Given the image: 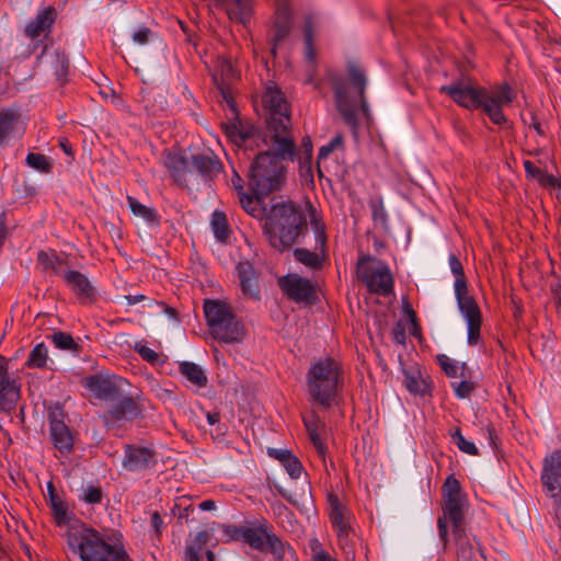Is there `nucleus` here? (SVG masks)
Returning <instances> with one entry per match:
<instances>
[{
	"label": "nucleus",
	"instance_id": "1",
	"mask_svg": "<svg viewBox=\"0 0 561 561\" xmlns=\"http://www.w3.org/2000/svg\"><path fill=\"white\" fill-rule=\"evenodd\" d=\"M439 92L466 110H481L494 125L501 127L508 123L503 108L515 99V92L507 82L486 89L476 84L469 77L442 85Z\"/></svg>",
	"mask_w": 561,
	"mask_h": 561
},
{
	"label": "nucleus",
	"instance_id": "2",
	"mask_svg": "<svg viewBox=\"0 0 561 561\" xmlns=\"http://www.w3.org/2000/svg\"><path fill=\"white\" fill-rule=\"evenodd\" d=\"M267 150L260 152L249 171V186L256 195L267 196L280 188L285 181L284 160L294 161L296 144L294 137L264 136Z\"/></svg>",
	"mask_w": 561,
	"mask_h": 561
},
{
	"label": "nucleus",
	"instance_id": "3",
	"mask_svg": "<svg viewBox=\"0 0 561 561\" xmlns=\"http://www.w3.org/2000/svg\"><path fill=\"white\" fill-rule=\"evenodd\" d=\"M69 550L81 561H131L118 531H101L84 524L67 534Z\"/></svg>",
	"mask_w": 561,
	"mask_h": 561
},
{
	"label": "nucleus",
	"instance_id": "4",
	"mask_svg": "<svg viewBox=\"0 0 561 561\" xmlns=\"http://www.w3.org/2000/svg\"><path fill=\"white\" fill-rule=\"evenodd\" d=\"M306 387L309 401L323 410L337 407L344 388L343 367L334 358L314 362L308 369Z\"/></svg>",
	"mask_w": 561,
	"mask_h": 561
},
{
	"label": "nucleus",
	"instance_id": "5",
	"mask_svg": "<svg viewBox=\"0 0 561 561\" xmlns=\"http://www.w3.org/2000/svg\"><path fill=\"white\" fill-rule=\"evenodd\" d=\"M348 79L333 78L332 89L335 105L345 124L352 128L358 125V114L367 115V104L364 99L366 77L362 69L355 65L348 68Z\"/></svg>",
	"mask_w": 561,
	"mask_h": 561
},
{
	"label": "nucleus",
	"instance_id": "6",
	"mask_svg": "<svg viewBox=\"0 0 561 561\" xmlns=\"http://www.w3.org/2000/svg\"><path fill=\"white\" fill-rule=\"evenodd\" d=\"M306 226V219L291 203L282 202L272 206L266 217L264 231L270 244L282 252L289 249Z\"/></svg>",
	"mask_w": 561,
	"mask_h": 561
},
{
	"label": "nucleus",
	"instance_id": "7",
	"mask_svg": "<svg viewBox=\"0 0 561 561\" xmlns=\"http://www.w3.org/2000/svg\"><path fill=\"white\" fill-rule=\"evenodd\" d=\"M329 518L337 537V546L343 551L345 561H356L362 540L353 528L351 510L334 493L328 494Z\"/></svg>",
	"mask_w": 561,
	"mask_h": 561
},
{
	"label": "nucleus",
	"instance_id": "8",
	"mask_svg": "<svg viewBox=\"0 0 561 561\" xmlns=\"http://www.w3.org/2000/svg\"><path fill=\"white\" fill-rule=\"evenodd\" d=\"M204 313L209 332L217 341L234 343L243 339V324L227 304L219 300H205Z\"/></svg>",
	"mask_w": 561,
	"mask_h": 561
},
{
	"label": "nucleus",
	"instance_id": "9",
	"mask_svg": "<svg viewBox=\"0 0 561 561\" xmlns=\"http://www.w3.org/2000/svg\"><path fill=\"white\" fill-rule=\"evenodd\" d=\"M443 516L437 519L439 538L444 546L448 542L447 522L451 524L453 530L459 531L463 527L466 496L461 491L460 482L450 474L443 484Z\"/></svg>",
	"mask_w": 561,
	"mask_h": 561
},
{
	"label": "nucleus",
	"instance_id": "10",
	"mask_svg": "<svg viewBox=\"0 0 561 561\" xmlns=\"http://www.w3.org/2000/svg\"><path fill=\"white\" fill-rule=\"evenodd\" d=\"M262 102L268 111L265 136L293 137L288 103L284 93L273 81H268L262 94Z\"/></svg>",
	"mask_w": 561,
	"mask_h": 561
},
{
	"label": "nucleus",
	"instance_id": "11",
	"mask_svg": "<svg viewBox=\"0 0 561 561\" xmlns=\"http://www.w3.org/2000/svg\"><path fill=\"white\" fill-rule=\"evenodd\" d=\"M245 543L253 550L271 553L276 560L285 557L286 543L276 535L274 526L265 518L250 520Z\"/></svg>",
	"mask_w": 561,
	"mask_h": 561
},
{
	"label": "nucleus",
	"instance_id": "12",
	"mask_svg": "<svg viewBox=\"0 0 561 561\" xmlns=\"http://www.w3.org/2000/svg\"><path fill=\"white\" fill-rule=\"evenodd\" d=\"M540 480L547 496L552 500L554 517L561 525V449L543 458Z\"/></svg>",
	"mask_w": 561,
	"mask_h": 561
},
{
	"label": "nucleus",
	"instance_id": "13",
	"mask_svg": "<svg viewBox=\"0 0 561 561\" xmlns=\"http://www.w3.org/2000/svg\"><path fill=\"white\" fill-rule=\"evenodd\" d=\"M356 276L370 293L386 296V263L381 260L370 254H360L356 264Z\"/></svg>",
	"mask_w": 561,
	"mask_h": 561
},
{
	"label": "nucleus",
	"instance_id": "14",
	"mask_svg": "<svg viewBox=\"0 0 561 561\" xmlns=\"http://www.w3.org/2000/svg\"><path fill=\"white\" fill-rule=\"evenodd\" d=\"M274 5V15L272 27L268 32V44L271 53L276 55V50L289 37L294 27V14L289 0H272Z\"/></svg>",
	"mask_w": 561,
	"mask_h": 561
},
{
	"label": "nucleus",
	"instance_id": "15",
	"mask_svg": "<svg viewBox=\"0 0 561 561\" xmlns=\"http://www.w3.org/2000/svg\"><path fill=\"white\" fill-rule=\"evenodd\" d=\"M158 465L157 451L139 444H126L123 448L122 468L126 472L145 476Z\"/></svg>",
	"mask_w": 561,
	"mask_h": 561
},
{
	"label": "nucleus",
	"instance_id": "16",
	"mask_svg": "<svg viewBox=\"0 0 561 561\" xmlns=\"http://www.w3.org/2000/svg\"><path fill=\"white\" fill-rule=\"evenodd\" d=\"M66 413L59 405L48 411L49 437L53 446L62 457H68L75 445L73 433L65 422Z\"/></svg>",
	"mask_w": 561,
	"mask_h": 561
},
{
	"label": "nucleus",
	"instance_id": "17",
	"mask_svg": "<svg viewBox=\"0 0 561 561\" xmlns=\"http://www.w3.org/2000/svg\"><path fill=\"white\" fill-rule=\"evenodd\" d=\"M283 293L297 304L313 305L317 299L316 286L308 278L298 274H288L278 280Z\"/></svg>",
	"mask_w": 561,
	"mask_h": 561
},
{
	"label": "nucleus",
	"instance_id": "18",
	"mask_svg": "<svg viewBox=\"0 0 561 561\" xmlns=\"http://www.w3.org/2000/svg\"><path fill=\"white\" fill-rule=\"evenodd\" d=\"M409 355L398 354L401 371L404 376V386L413 396L425 397L430 394V385L422 376L421 367Z\"/></svg>",
	"mask_w": 561,
	"mask_h": 561
},
{
	"label": "nucleus",
	"instance_id": "19",
	"mask_svg": "<svg viewBox=\"0 0 561 561\" xmlns=\"http://www.w3.org/2000/svg\"><path fill=\"white\" fill-rule=\"evenodd\" d=\"M458 309L467 323V342L474 346L480 342L482 314L474 298L457 301Z\"/></svg>",
	"mask_w": 561,
	"mask_h": 561
},
{
	"label": "nucleus",
	"instance_id": "20",
	"mask_svg": "<svg viewBox=\"0 0 561 561\" xmlns=\"http://www.w3.org/2000/svg\"><path fill=\"white\" fill-rule=\"evenodd\" d=\"M112 402L113 404L104 415L105 423L131 421L142 413L140 404L133 397L122 396L121 391L118 398Z\"/></svg>",
	"mask_w": 561,
	"mask_h": 561
},
{
	"label": "nucleus",
	"instance_id": "21",
	"mask_svg": "<svg viewBox=\"0 0 561 561\" xmlns=\"http://www.w3.org/2000/svg\"><path fill=\"white\" fill-rule=\"evenodd\" d=\"M64 280L81 304H91L96 300V290L84 274L75 270H67L64 273Z\"/></svg>",
	"mask_w": 561,
	"mask_h": 561
},
{
	"label": "nucleus",
	"instance_id": "22",
	"mask_svg": "<svg viewBox=\"0 0 561 561\" xmlns=\"http://www.w3.org/2000/svg\"><path fill=\"white\" fill-rule=\"evenodd\" d=\"M84 387L99 400L114 401L118 398L119 387L116 380L101 375L88 376Z\"/></svg>",
	"mask_w": 561,
	"mask_h": 561
},
{
	"label": "nucleus",
	"instance_id": "23",
	"mask_svg": "<svg viewBox=\"0 0 561 561\" xmlns=\"http://www.w3.org/2000/svg\"><path fill=\"white\" fill-rule=\"evenodd\" d=\"M20 398V389L15 380L10 379L4 357L0 355V409L9 411Z\"/></svg>",
	"mask_w": 561,
	"mask_h": 561
},
{
	"label": "nucleus",
	"instance_id": "24",
	"mask_svg": "<svg viewBox=\"0 0 561 561\" xmlns=\"http://www.w3.org/2000/svg\"><path fill=\"white\" fill-rule=\"evenodd\" d=\"M302 421L314 448L320 456H323L327 450L323 438V434L325 432L324 422L316 411H310L305 414L302 416Z\"/></svg>",
	"mask_w": 561,
	"mask_h": 561
},
{
	"label": "nucleus",
	"instance_id": "25",
	"mask_svg": "<svg viewBox=\"0 0 561 561\" xmlns=\"http://www.w3.org/2000/svg\"><path fill=\"white\" fill-rule=\"evenodd\" d=\"M54 21L55 10L53 8L39 10L36 16L26 24L24 34L28 38L35 39L42 34L48 33Z\"/></svg>",
	"mask_w": 561,
	"mask_h": 561
},
{
	"label": "nucleus",
	"instance_id": "26",
	"mask_svg": "<svg viewBox=\"0 0 561 561\" xmlns=\"http://www.w3.org/2000/svg\"><path fill=\"white\" fill-rule=\"evenodd\" d=\"M238 274L243 295L253 300H259L260 288L253 266L249 262H242L238 265Z\"/></svg>",
	"mask_w": 561,
	"mask_h": 561
},
{
	"label": "nucleus",
	"instance_id": "27",
	"mask_svg": "<svg viewBox=\"0 0 561 561\" xmlns=\"http://www.w3.org/2000/svg\"><path fill=\"white\" fill-rule=\"evenodd\" d=\"M448 264L450 272L455 277L454 291L456 301L472 298L473 296L469 295L468 293V282L463 272L462 263L458 256L454 253H450L448 256Z\"/></svg>",
	"mask_w": 561,
	"mask_h": 561
},
{
	"label": "nucleus",
	"instance_id": "28",
	"mask_svg": "<svg viewBox=\"0 0 561 561\" xmlns=\"http://www.w3.org/2000/svg\"><path fill=\"white\" fill-rule=\"evenodd\" d=\"M231 21L245 25L253 14L252 0H222Z\"/></svg>",
	"mask_w": 561,
	"mask_h": 561
},
{
	"label": "nucleus",
	"instance_id": "29",
	"mask_svg": "<svg viewBox=\"0 0 561 561\" xmlns=\"http://www.w3.org/2000/svg\"><path fill=\"white\" fill-rule=\"evenodd\" d=\"M192 164L205 179H213L221 171V163L215 156L195 154L192 157Z\"/></svg>",
	"mask_w": 561,
	"mask_h": 561
},
{
	"label": "nucleus",
	"instance_id": "30",
	"mask_svg": "<svg viewBox=\"0 0 561 561\" xmlns=\"http://www.w3.org/2000/svg\"><path fill=\"white\" fill-rule=\"evenodd\" d=\"M164 165L171 172L174 181L181 185L187 182V161L178 153H167Z\"/></svg>",
	"mask_w": 561,
	"mask_h": 561
},
{
	"label": "nucleus",
	"instance_id": "31",
	"mask_svg": "<svg viewBox=\"0 0 561 561\" xmlns=\"http://www.w3.org/2000/svg\"><path fill=\"white\" fill-rule=\"evenodd\" d=\"M179 371L196 388H204L207 385V376L204 369L193 362H181Z\"/></svg>",
	"mask_w": 561,
	"mask_h": 561
},
{
	"label": "nucleus",
	"instance_id": "32",
	"mask_svg": "<svg viewBox=\"0 0 561 561\" xmlns=\"http://www.w3.org/2000/svg\"><path fill=\"white\" fill-rule=\"evenodd\" d=\"M453 535L457 545L458 561H473L474 548L470 537L467 535L465 526L459 531L453 530Z\"/></svg>",
	"mask_w": 561,
	"mask_h": 561
},
{
	"label": "nucleus",
	"instance_id": "33",
	"mask_svg": "<svg viewBox=\"0 0 561 561\" xmlns=\"http://www.w3.org/2000/svg\"><path fill=\"white\" fill-rule=\"evenodd\" d=\"M130 37L134 44L138 46H146L150 44H163L159 34L152 31L150 27L146 26L145 24L135 27L130 34Z\"/></svg>",
	"mask_w": 561,
	"mask_h": 561
},
{
	"label": "nucleus",
	"instance_id": "34",
	"mask_svg": "<svg viewBox=\"0 0 561 561\" xmlns=\"http://www.w3.org/2000/svg\"><path fill=\"white\" fill-rule=\"evenodd\" d=\"M47 493L50 503V507L53 510L54 516L58 525L65 524L67 522V504L60 499L57 494L56 489L51 482L47 484Z\"/></svg>",
	"mask_w": 561,
	"mask_h": 561
},
{
	"label": "nucleus",
	"instance_id": "35",
	"mask_svg": "<svg viewBox=\"0 0 561 561\" xmlns=\"http://www.w3.org/2000/svg\"><path fill=\"white\" fill-rule=\"evenodd\" d=\"M295 259L307 267L312 270L320 268L324 257V252L319 250L310 251L305 248H298L294 251Z\"/></svg>",
	"mask_w": 561,
	"mask_h": 561
},
{
	"label": "nucleus",
	"instance_id": "36",
	"mask_svg": "<svg viewBox=\"0 0 561 561\" xmlns=\"http://www.w3.org/2000/svg\"><path fill=\"white\" fill-rule=\"evenodd\" d=\"M53 344L60 351L69 352L78 355L80 353V345L73 340V337L66 332L57 331L51 333L49 336Z\"/></svg>",
	"mask_w": 561,
	"mask_h": 561
},
{
	"label": "nucleus",
	"instance_id": "37",
	"mask_svg": "<svg viewBox=\"0 0 561 561\" xmlns=\"http://www.w3.org/2000/svg\"><path fill=\"white\" fill-rule=\"evenodd\" d=\"M316 27V18L309 15L305 20L304 27V42H305V58L309 62H314L316 60V49L313 47V32Z\"/></svg>",
	"mask_w": 561,
	"mask_h": 561
},
{
	"label": "nucleus",
	"instance_id": "38",
	"mask_svg": "<svg viewBox=\"0 0 561 561\" xmlns=\"http://www.w3.org/2000/svg\"><path fill=\"white\" fill-rule=\"evenodd\" d=\"M298 159L300 173L311 174L312 141L310 137H304L300 149H296L295 159Z\"/></svg>",
	"mask_w": 561,
	"mask_h": 561
},
{
	"label": "nucleus",
	"instance_id": "39",
	"mask_svg": "<svg viewBox=\"0 0 561 561\" xmlns=\"http://www.w3.org/2000/svg\"><path fill=\"white\" fill-rule=\"evenodd\" d=\"M310 227L314 233L316 241V250H319L323 253L327 236H325V225L322 222L320 216L317 214L316 209H310Z\"/></svg>",
	"mask_w": 561,
	"mask_h": 561
},
{
	"label": "nucleus",
	"instance_id": "40",
	"mask_svg": "<svg viewBox=\"0 0 561 561\" xmlns=\"http://www.w3.org/2000/svg\"><path fill=\"white\" fill-rule=\"evenodd\" d=\"M127 203L131 213L147 222H158V214L154 208L148 207L133 196H127Z\"/></svg>",
	"mask_w": 561,
	"mask_h": 561
},
{
	"label": "nucleus",
	"instance_id": "41",
	"mask_svg": "<svg viewBox=\"0 0 561 561\" xmlns=\"http://www.w3.org/2000/svg\"><path fill=\"white\" fill-rule=\"evenodd\" d=\"M214 234L217 240L225 241L229 234L227 217L222 211L215 210L210 221Z\"/></svg>",
	"mask_w": 561,
	"mask_h": 561
},
{
	"label": "nucleus",
	"instance_id": "42",
	"mask_svg": "<svg viewBox=\"0 0 561 561\" xmlns=\"http://www.w3.org/2000/svg\"><path fill=\"white\" fill-rule=\"evenodd\" d=\"M261 195L252 196L248 194H242L239 197L242 208L250 214L252 217L260 218L263 216L264 208L262 205V201L260 199Z\"/></svg>",
	"mask_w": 561,
	"mask_h": 561
},
{
	"label": "nucleus",
	"instance_id": "43",
	"mask_svg": "<svg viewBox=\"0 0 561 561\" xmlns=\"http://www.w3.org/2000/svg\"><path fill=\"white\" fill-rule=\"evenodd\" d=\"M48 359V351L44 343L36 344L30 352L26 365L28 367L43 368Z\"/></svg>",
	"mask_w": 561,
	"mask_h": 561
},
{
	"label": "nucleus",
	"instance_id": "44",
	"mask_svg": "<svg viewBox=\"0 0 561 561\" xmlns=\"http://www.w3.org/2000/svg\"><path fill=\"white\" fill-rule=\"evenodd\" d=\"M38 261L44 265L45 270H51L55 274L62 275L67 270H64V262L56 255H49L44 252L38 253Z\"/></svg>",
	"mask_w": 561,
	"mask_h": 561
},
{
	"label": "nucleus",
	"instance_id": "45",
	"mask_svg": "<svg viewBox=\"0 0 561 561\" xmlns=\"http://www.w3.org/2000/svg\"><path fill=\"white\" fill-rule=\"evenodd\" d=\"M249 529L250 520L247 522L244 525H228L225 527L224 533L230 540L242 541L243 543H245Z\"/></svg>",
	"mask_w": 561,
	"mask_h": 561
},
{
	"label": "nucleus",
	"instance_id": "46",
	"mask_svg": "<svg viewBox=\"0 0 561 561\" xmlns=\"http://www.w3.org/2000/svg\"><path fill=\"white\" fill-rule=\"evenodd\" d=\"M453 442L456 444V446L465 454L471 455V456H478L479 450L473 442L467 440L459 428H457L453 434Z\"/></svg>",
	"mask_w": 561,
	"mask_h": 561
},
{
	"label": "nucleus",
	"instance_id": "47",
	"mask_svg": "<svg viewBox=\"0 0 561 561\" xmlns=\"http://www.w3.org/2000/svg\"><path fill=\"white\" fill-rule=\"evenodd\" d=\"M26 163L31 168L41 171V172H48L49 171V163L47 161V158L44 154L41 153H34L30 152L26 156Z\"/></svg>",
	"mask_w": 561,
	"mask_h": 561
},
{
	"label": "nucleus",
	"instance_id": "48",
	"mask_svg": "<svg viewBox=\"0 0 561 561\" xmlns=\"http://www.w3.org/2000/svg\"><path fill=\"white\" fill-rule=\"evenodd\" d=\"M291 479H298L302 472V465L295 455H290L282 463Z\"/></svg>",
	"mask_w": 561,
	"mask_h": 561
},
{
	"label": "nucleus",
	"instance_id": "49",
	"mask_svg": "<svg viewBox=\"0 0 561 561\" xmlns=\"http://www.w3.org/2000/svg\"><path fill=\"white\" fill-rule=\"evenodd\" d=\"M409 327V321L408 320H404V319H399L397 321V323L394 324L393 327V330H392V335H393V341L399 344L400 346H402L403 348H407V335H405V330L407 328Z\"/></svg>",
	"mask_w": 561,
	"mask_h": 561
},
{
	"label": "nucleus",
	"instance_id": "50",
	"mask_svg": "<svg viewBox=\"0 0 561 561\" xmlns=\"http://www.w3.org/2000/svg\"><path fill=\"white\" fill-rule=\"evenodd\" d=\"M343 136L341 134L335 135L327 145L319 149L318 158L327 159L335 149L343 147Z\"/></svg>",
	"mask_w": 561,
	"mask_h": 561
},
{
	"label": "nucleus",
	"instance_id": "51",
	"mask_svg": "<svg viewBox=\"0 0 561 561\" xmlns=\"http://www.w3.org/2000/svg\"><path fill=\"white\" fill-rule=\"evenodd\" d=\"M103 497V493L100 486L89 485L83 490L80 499L88 504H99L101 503Z\"/></svg>",
	"mask_w": 561,
	"mask_h": 561
},
{
	"label": "nucleus",
	"instance_id": "52",
	"mask_svg": "<svg viewBox=\"0 0 561 561\" xmlns=\"http://www.w3.org/2000/svg\"><path fill=\"white\" fill-rule=\"evenodd\" d=\"M373 220L376 226L386 227V213L381 199L370 202Z\"/></svg>",
	"mask_w": 561,
	"mask_h": 561
},
{
	"label": "nucleus",
	"instance_id": "53",
	"mask_svg": "<svg viewBox=\"0 0 561 561\" xmlns=\"http://www.w3.org/2000/svg\"><path fill=\"white\" fill-rule=\"evenodd\" d=\"M14 114L12 112L5 111L0 112V144L7 137L9 131L13 127Z\"/></svg>",
	"mask_w": 561,
	"mask_h": 561
},
{
	"label": "nucleus",
	"instance_id": "54",
	"mask_svg": "<svg viewBox=\"0 0 561 561\" xmlns=\"http://www.w3.org/2000/svg\"><path fill=\"white\" fill-rule=\"evenodd\" d=\"M438 363L442 367V369L445 371V374L448 377H457L459 366L458 363L451 358H449L447 355H438L437 356Z\"/></svg>",
	"mask_w": 561,
	"mask_h": 561
},
{
	"label": "nucleus",
	"instance_id": "55",
	"mask_svg": "<svg viewBox=\"0 0 561 561\" xmlns=\"http://www.w3.org/2000/svg\"><path fill=\"white\" fill-rule=\"evenodd\" d=\"M368 331L373 340L374 335H376L380 343L383 342L385 327L381 319H379L378 316H374L371 320L368 322Z\"/></svg>",
	"mask_w": 561,
	"mask_h": 561
},
{
	"label": "nucleus",
	"instance_id": "56",
	"mask_svg": "<svg viewBox=\"0 0 561 561\" xmlns=\"http://www.w3.org/2000/svg\"><path fill=\"white\" fill-rule=\"evenodd\" d=\"M135 350L144 360H146L150 364H156L159 362V354L154 350L150 348L149 346L142 345V344H137L135 346Z\"/></svg>",
	"mask_w": 561,
	"mask_h": 561
},
{
	"label": "nucleus",
	"instance_id": "57",
	"mask_svg": "<svg viewBox=\"0 0 561 561\" xmlns=\"http://www.w3.org/2000/svg\"><path fill=\"white\" fill-rule=\"evenodd\" d=\"M538 182L540 185L545 187H558L561 190V182L560 180L554 176L553 174L548 173L547 171L542 170Z\"/></svg>",
	"mask_w": 561,
	"mask_h": 561
},
{
	"label": "nucleus",
	"instance_id": "58",
	"mask_svg": "<svg viewBox=\"0 0 561 561\" xmlns=\"http://www.w3.org/2000/svg\"><path fill=\"white\" fill-rule=\"evenodd\" d=\"M148 307L152 308L154 307L158 312H163L168 314L170 319H176V311L175 309L167 306L164 302H158L153 299H148Z\"/></svg>",
	"mask_w": 561,
	"mask_h": 561
},
{
	"label": "nucleus",
	"instance_id": "59",
	"mask_svg": "<svg viewBox=\"0 0 561 561\" xmlns=\"http://www.w3.org/2000/svg\"><path fill=\"white\" fill-rule=\"evenodd\" d=\"M472 389H473L472 382L462 380L455 388V392L458 398L465 399V398L469 397Z\"/></svg>",
	"mask_w": 561,
	"mask_h": 561
},
{
	"label": "nucleus",
	"instance_id": "60",
	"mask_svg": "<svg viewBox=\"0 0 561 561\" xmlns=\"http://www.w3.org/2000/svg\"><path fill=\"white\" fill-rule=\"evenodd\" d=\"M402 312L404 320L411 321L416 318L415 311L407 296H402Z\"/></svg>",
	"mask_w": 561,
	"mask_h": 561
},
{
	"label": "nucleus",
	"instance_id": "61",
	"mask_svg": "<svg viewBox=\"0 0 561 561\" xmlns=\"http://www.w3.org/2000/svg\"><path fill=\"white\" fill-rule=\"evenodd\" d=\"M523 165H524V170H525L527 176H530V178H534L537 180L539 179V176L542 172V169L536 167L530 160H525Z\"/></svg>",
	"mask_w": 561,
	"mask_h": 561
},
{
	"label": "nucleus",
	"instance_id": "62",
	"mask_svg": "<svg viewBox=\"0 0 561 561\" xmlns=\"http://www.w3.org/2000/svg\"><path fill=\"white\" fill-rule=\"evenodd\" d=\"M227 134L232 138V140L237 141H244L249 136L245 133H242L238 129L236 125H231L227 127Z\"/></svg>",
	"mask_w": 561,
	"mask_h": 561
},
{
	"label": "nucleus",
	"instance_id": "63",
	"mask_svg": "<svg viewBox=\"0 0 561 561\" xmlns=\"http://www.w3.org/2000/svg\"><path fill=\"white\" fill-rule=\"evenodd\" d=\"M267 454L277 459L280 463H283L285 461V459H287V457H289L291 455V453L287 449H277V448H268V451Z\"/></svg>",
	"mask_w": 561,
	"mask_h": 561
},
{
	"label": "nucleus",
	"instance_id": "64",
	"mask_svg": "<svg viewBox=\"0 0 561 561\" xmlns=\"http://www.w3.org/2000/svg\"><path fill=\"white\" fill-rule=\"evenodd\" d=\"M312 561H339V560L333 558L325 550L319 549L318 551H314V553L312 554Z\"/></svg>",
	"mask_w": 561,
	"mask_h": 561
}]
</instances>
